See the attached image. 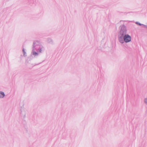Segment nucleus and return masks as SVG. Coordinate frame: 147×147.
<instances>
[{
    "label": "nucleus",
    "instance_id": "obj_5",
    "mask_svg": "<svg viewBox=\"0 0 147 147\" xmlns=\"http://www.w3.org/2000/svg\"><path fill=\"white\" fill-rule=\"evenodd\" d=\"M20 116L23 118H24L26 116V112L25 111L22 109L21 110Z\"/></svg>",
    "mask_w": 147,
    "mask_h": 147
},
{
    "label": "nucleus",
    "instance_id": "obj_12",
    "mask_svg": "<svg viewBox=\"0 0 147 147\" xmlns=\"http://www.w3.org/2000/svg\"><path fill=\"white\" fill-rule=\"evenodd\" d=\"M126 22V21H125V20H121L120 21V22Z\"/></svg>",
    "mask_w": 147,
    "mask_h": 147
},
{
    "label": "nucleus",
    "instance_id": "obj_10",
    "mask_svg": "<svg viewBox=\"0 0 147 147\" xmlns=\"http://www.w3.org/2000/svg\"><path fill=\"white\" fill-rule=\"evenodd\" d=\"M22 51L24 53V55L26 53V52L24 49H23Z\"/></svg>",
    "mask_w": 147,
    "mask_h": 147
},
{
    "label": "nucleus",
    "instance_id": "obj_8",
    "mask_svg": "<svg viewBox=\"0 0 147 147\" xmlns=\"http://www.w3.org/2000/svg\"><path fill=\"white\" fill-rule=\"evenodd\" d=\"M135 23L138 25H139V26H142V25H143V24H141L140 23H139V22H135Z\"/></svg>",
    "mask_w": 147,
    "mask_h": 147
},
{
    "label": "nucleus",
    "instance_id": "obj_2",
    "mask_svg": "<svg viewBox=\"0 0 147 147\" xmlns=\"http://www.w3.org/2000/svg\"><path fill=\"white\" fill-rule=\"evenodd\" d=\"M33 47L39 53H42L45 50L44 47L41 45L40 42L38 41H34L33 44Z\"/></svg>",
    "mask_w": 147,
    "mask_h": 147
},
{
    "label": "nucleus",
    "instance_id": "obj_11",
    "mask_svg": "<svg viewBox=\"0 0 147 147\" xmlns=\"http://www.w3.org/2000/svg\"><path fill=\"white\" fill-rule=\"evenodd\" d=\"M142 26H144V27L146 28H147V26L145 25L144 24H143V25H142Z\"/></svg>",
    "mask_w": 147,
    "mask_h": 147
},
{
    "label": "nucleus",
    "instance_id": "obj_7",
    "mask_svg": "<svg viewBox=\"0 0 147 147\" xmlns=\"http://www.w3.org/2000/svg\"><path fill=\"white\" fill-rule=\"evenodd\" d=\"M47 42L49 43L52 44L53 43V40L50 38H48L47 40Z\"/></svg>",
    "mask_w": 147,
    "mask_h": 147
},
{
    "label": "nucleus",
    "instance_id": "obj_3",
    "mask_svg": "<svg viewBox=\"0 0 147 147\" xmlns=\"http://www.w3.org/2000/svg\"><path fill=\"white\" fill-rule=\"evenodd\" d=\"M118 39L120 43L123 44L125 42L127 43L131 41V38L130 36L127 34L120 38H119Z\"/></svg>",
    "mask_w": 147,
    "mask_h": 147
},
{
    "label": "nucleus",
    "instance_id": "obj_1",
    "mask_svg": "<svg viewBox=\"0 0 147 147\" xmlns=\"http://www.w3.org/2000/svg\"><path fill=\"white\" fill-rule=\"evenodd\" d=\"M127 30L126 26L124 24L121 25L119 27L118 39L127 34Z\"/></svg>",
    "mask_w": 147,
    "mask_h": 147
},
{
    "label": "nucleus",
    "instance_id": "obj_4",
    "mask_svg": "<svg viewBox=\"0 0 147 147\" xmlns=\"http://www.w3.org/2000/svg\"><path fill=\"white\" fill-rule=\"evenodd\" d=\"M36 49L34 48L33 46V49L32 51V54L34 57L38 56L39 55V53L38 52L35 51Z\"/></svg>",
    "mask_w": 147,
    "mask_h": 147
},
{
    "label": "nucleus",
    "instance_id": "obj_9",
    "mask_svg": "<svg viewBox=\"0 0 147 147\" xmlns=\"http://www.w3.org/2000/svg\"><path fill=\"white\" fill-rule=\"evenodd\" d=\"M144 102L146 104H147V98H146L144 99Z\"/></svg>",
    "mask_w": 147,
    "mask_h": 147
},
{
    "label": "nucleus",
    "instance_id": "obj_6",
    "mask_svg": "<svg viewBox=\"0 0 147 147\" xmlns=\"http://www.w3.org/2000/svg\"><path fill=\"white\" fill-rule=\"evenodd\" d=\"M5 96L4 93L3 91H0V98H3Z\"/></svg>",
    "mask_w": 147,
    "mask_h": 147
}]
</instances>
